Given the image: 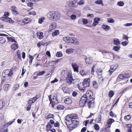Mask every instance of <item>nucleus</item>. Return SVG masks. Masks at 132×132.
Listing matches in <instances>:
<instances>
[{"label":"nucleus","instance_id":"obj_1","mask_svg":"<svg viewBox=\"0 0 132 132\" xmlns=\"http://www.w3.org/2000/svg\"><path fill=\"white\" fill-rule=\"evenodd\" d=\"M48 17L54 21L59 20L60 18V14L59 13L56 12H50L47 14Z\"/></svg>","mask_w":132,"mask_h":132},{"label":"nucleus","instance_id":"obj_2","mask_svg":"<svg viewBox=\"0 0 132 132\" xmlns=\"http://www.w3.org/2000/svg\"><path fill=\"white\" fill-rule=\"evenodd\" d=\"M66 81L68 84L71 85L73 83L74 80L73 79L71 75V72L70 71L66 72Z\"/></svg>","mask_w":132,"mask_h":132},{"label":"nucleus","instance_id":"obj_3","mask_svg":"<svg viewBox=\"0 0 132 132\" xmlns=\"http://www.w3.org/2000/svg\"><path fill=\"white\" fill-rule=\"evenodd\" d=\"M90 79L89 78H86L84 79L82 84L83 86L84 87H88L89 85Z\"/></svg>","mask_w":132,"mask_h":132},{"label":"nucleus","instance_id":"obj_4","mask_svg":"<svg viewBox=\"0 0 132 132\" xmlns=\"http://www.w3.org/2000/svg\"><path fill=\"white\" fill-rule=\"evenodd\" d=\"M88 98L87 97H86V96H85V95H84L81 97L79 101V103L80 104L82 103L84 105L86 104Z\"/></svg>","mask_w":132,"mask_h":132},{"label":"nucleus","instance_id":"obj_5","mask_svg":"<svg viewBox=\"0 0 132 132\" xmlns=\"http://www.w3.org/2000/svg\"><path fill=\"white\" fill-rule=\"evenodd\" d=\"M6 36L7 38L9 41L14 42L15 43H17V42L15 40V39L14 37L12 38L9 37H7L8 35H6L3 34H0V36Z\"/></svg>","mask_w":132,"mask_h":132},{"label":"nucleus","instance_id":"obj_6","mask_svg":"<svg viewBox=\"0 0 132 132\" xmlns=\"http://www.w3.org/2000/svg\"><path fill=\"white\" fill-rule=\"evenodd\" d=\"M71 65L74 71L78 73V69L79 68V66L77 64L74 63H71Z\"/></svg>","mask_w":132,"mask_h":132},{"label":"nucleus","instance_id":"obj_7","mask_svg":"<svg viewBox=\"0 0 132 132\" xmlns=\"http://www.w3.org/2000/svg\"><path fill=\"white\" fill-rule=\"evenodd\" d=\"M94 100V99L93 97L89 99L88 105L89 108H90L93 105Z\"/></svg>","mask_w":132,"mask_h":132},{"label":"nucleus","instance_id":"obj_8","mask_svg":"<svg viewBox=\"0 0 132 132\" xmlns=\"http://www.w3.org/2000/svg\"><path fill=\"white\" fill-rule=\"evenodd\" d=\"M56 24L55 22L52 23L50 26V28L49 30L50 31H51L52 30L55 29L56 28Z\"/></svg>","mask_w":132,"mask_h":132},{"label":"nucleus","instance_id":"obj_9","mask_svg":"<svg viewBox=\"0 0 132 132\" xmlns=\"http://www.w3.org/2000/svg\"><path fill=\"white\" fill-rule=\"evenodd\" d=\"M118 67V66L117 65H111L110 69L109 71L110 74H111L114 71L117 69Z\"/></svg>","mask_w":132,"mask_h":132},{"label":"nucleus","instance_id":"obj_10","mask_svg":"<svg viewBox=\"0 0 132 132\" xmlns=\"http://www.w3.org/2000/svg\"><path fill=\"white\" fill-rule=\"evenodd\" d=\"M93 95V93L92 92V91L89 90L87 92L86 95H85L86 96V97H87L88 98H89L92 96Z\"/></svg>","mask_w":132,"mask_h":132},{"label":"nucleus","instance_id":"obj_11","mask_svg":"<svg viewBox=\"0 0 132 132\" xmlns=\"http://www.w3.org/2000/svg\"><path fill=\"white\" fill-rule=\"evenodd\" d=\"M100 19L98 18H96L94 19V22L92 24V25L94 26H95L99 23L98 22L100 21Z\"/></svg>","mask_w":132,"mask_h":132},{"label":"nucleus","instance_id":"obj_12","mask_svg":"<svg viewBox=\"0 0 132 132\" xmlns=\"http://www.w3.org/2000/svg\"><path fill=\"white\" fill-rule=\"evenodd\" d=\"M88 72V71L87 70L82 69L79 72L82 76H84L87 75Z\"/></svg>","mask_w":132,"mask_h":132},{"label":"nucleus","instance_id":"obj_13","mask_svg":"<svg viewBox=\"0 0 132 132\" xmlns=\"http://www.w3.org/2000/svg\"><path fill=\"white\" fill-rule=\"evenodd\" d=\"M31 20L30 18H25L23 20V24H28L31 22Z\"/></svg>","mask_w":132,"mask_h":132},{"label":"nucleus","instance_id":"obj_14","mask_svg":"<svg viewBox=\"0 0 132 132\" xmlns=\"http://www.w3.org/2000/svg\"><path fill=\"white\" fill-rule=\"evenodd\" d=\"M37 98L36 97H35L32 98H31L29 102V104H31L32 103L35 102L37 100Z\"/></svg>","mask_w":132,"mask_h":132},{"label":"nucleus","instance_id":"obj_15","mask_svg":"<svg viewBox=\"0 0 132 132\" xmlns=\"http://www.w3.org/2000/svg\"><path fill=\"white\" fill-rule=\"evenodd\" d=\"M113 42L114 44L117 46L119 45L120 43L119 40L117 38H114L113 40Z\"/></svg>","mask_w":132,"mask_h":132},{"label":"nucleus","instance_id":"obj_16","mask_svg":"<svg viewBox=\"0 0 132 132\" xmlns=\"http://www.w3.org/2000/svg\"><path fill=\"white\" fill-rule=\"evenodd\" d=\"M72 101V100L70 98H66L64 100L65 103L67 104H69L71 103Z\"/></svg>","mask_w":132,"mask_h":132},{"label":"nucleus","instance_id":"obj_17","mask_svg":"<svg viewBox=\"0 0 132 132\" xmlns=\"http://www.w3.org/2000/svg\"><path fill=\"white\" fill-rule=\"evenodd\" d=\"M11 48L14 50H16L18 48L17 43H15L11 45Z\"/></svg>","mask_w":132,"mask_h":132},{"label":"nucleus","instance_id":"obj_18","mask_svg":"<svg viewBox=\"0 0 132 132\" xmlns=\"http://www.w3.org/2000/svg\"><path fill=\"white\" fill-rule=\"evenodd\" d=\"M37 36L39 39H42L43 37V33L42 32H38L37 33Z\"/></svg>","mask_w":132,"mask_h":132},{"label":"nucleus","instance_id":"obj_19","mask_svg":"<svg viewBox=\"0 0 132 132\" xmlns=\"http://www.w3.org/2000/svg\"><path fill=\"white\" fill-rule=\"evenodd\" d=\"M10 87L9 84H7L5 85L3 87V89L4 90L7 91L10 89Z\"/></svg>","mask_w":132,"mask_h":132},{"label":"nucleus","instance_id":"obj_20","mask_svg":"<svg viewBox=\"0 0 132 132\" xmlns=\"http://www.w3.org/2000/svg\"><path fill=\"white\" fill-rule=\"evenodd\" d=\"M102 27L106 31H108L110 29V27L107 25L103 24L102 26Z\"/></svg>","mask_w":132,"mask_h":132},{"label":"nucleus","instance_id":"obj_21","mask_svg":"<svg viewBox=\"0 0 132 132\" xmlns=\"http://www.w3.org/2000/svg\"><path fill=\"white\" fill-rule=\"evenodd\" d=\"M77 118V116L75 114H71L69 115V118L71 119H75Z\"/></svg>","mask_w":132,"mask_h":132},{"label":"nucleus","instance_id":"obj_22","mask_svg":"<svg viewBox=\"0 0 132 132\" xmlns=\"http://www.w3.org/2000/svg\"><path fill=\"white\" fill-rule=\"evenodd\" d=\"M11 10L13 12V13L15 14H18V12L16 10V7L15 6H12Z\"/></svg>","mask_w":132,"mask_h":132},{"label":"nucleus","instance_id":"obj_23","mask_svg":"<svg viewBox=\"0 0 132 132\" xmlns=\"http://www.w3.org/2000/svg\"><path fill=\"white\" fill-rule=\"evenodd\" d=\"M8 72L9 70H5L3 73V76L4 77H8Z\"/></svg>","mask_w":132,"mask_h":132},{"label":"nucleus","instance_id":"obj_24","mask_svg":"<svg viewBox=\"0 0 132 132\" xmlns=\"http://www.w3.org/2000/svg\"><path fill=\"white\" fill-rule=\"evenodd\" d=\"M59 33V31L57 30H56L55 31L53 32L52 34V36L54 37V36L58 35Z\"/></svg>","mask_w":132,"mask_h":132},{"label":"nucleus","instance_id":"obj_25","mask_svg":"<svg viewBox=\"0 0 132 132\" xmlns=\"http://www.w3.org/2000/svg\"><path fill=\"white\" fill-rule=\"evenodd\" d=\"M95 3L97 4L101 5L102 6H103L104 5L102 0H98L95 1Z\"/></svg>","mask_w":132,"mask_h":132},{"label":"nucleus","instance_id":"obj_26","mask_svg":"<svg viewBox=\"0 0 132 132\" xmlns=\"http://www.w3.org/2000/svg\"><path fill=\"white\" fill-rule=\"evenodd\" d=\"M62 89L64 92L66 93H68L69 90L67 87H63Z\"/></svg>","mask_w":132,"mask_h":132},{"label":"nucleus","instance_id":"obj_27","mask_svg":"<svg viewBox=\"0 0 132 132\" xmlns=\"http://www.w3.org/2000/svg\"><path fill=\"white\" fill-rule=\"evenodd\" d=\"M70 37H64L63 38V41L67 43H69Z\"/></svg>","mask_w":132,"mask_h":132},{"label":"nucleus","instance_id":"obj_28","mask_svg":"<svg viewBox=\"0 0 132 132\" xmlns=\"http://www.w3.org/2000/svg\"><path fill=\"white\" fill-rule=\"evenodd\" d=\"M5 103L4 102L3 100H0V109H1L3 107L5 106Z\"/></svg>","mask_w":132,"mask_h":132},{"label":"nucleus","instance_id":"obj_29","mask_svg":"<svg viewBox=\"0 0 132 132\" xmlns=\"http://www.w3.org/2000/svg\"><path fill=\"white\" fill-rule=\"evenodd\" d=\"M74 51V49L72 48L68 49L66 50V52L67 53L69 54L73 52Z\"/></svg>","mask_w":132,"mask_h":132},{"label":"nucleus","instance_id":"obj_30","mask_svg":"<svg viewBox=\"0 0 132 132\" xmlns=\"http://www.w3.org/2000/svg\"><path fill=\"white\" fill-rule=\"evenodd\" d=\"M85 60L86 63L88 64H90L92 62L91 58H86Z\"/></svg>","mask_w":132,"mask_h":132},{"label":"nucleus","instance_id":"obj_31","mask_svg":"<svg viewBox=\"0 0 132 132\" xmlns=\"http://www.w3.org/2000/svg\"><path fill=\"white\" fill-rule=\"evenodd\" d=\"M114 120L113 119H109L107 122V124L108 125H110L114 121Z\"/></svg>","mask_w":132,"mask_h":132},{"label":"nucleus","instance_id":"obj_32","mask_svg":"<svg viewBox=\"0 0 132 132\" xmlns=\"http://www.w3.org/2000/svg\"><path fill=\"white\" fill-rule=\"evenodd\" d=\"M6 41V39L3 37H0V43L3 44Z\"/></svg>","mask_w":132,"mask_h":132},{"label":"nucleus","instance_id":"obj_33","mask_svg":"<svg viewBox=\"0 0 132 132\" xmlns=\"http://www.w3.org/2000/svg\"><path fill=\"white\" fill-rule=\"evenodd\" d=\"M117 5L120 6H122L124 5V3L123 1H119L117 3Z\"/></svg>","mask_w":132,"mask_h":132},{"label":"nucleus","instance_id":"obj_34","mask_svg":"<svg viewBox=\"0 0 132 132\" xmlns=\"http://www.w3.org/2000/svg\"><path fill=\"white\" fill-rule=\"evenodd\" d=\"M85 87L84 86L83 87H80L79 85L78 86V87L80 90L82 92H85Z\"/></svg>","mask_w":132,"mask_h":132},{"label":"nucleus","instance_id":"obj_35","mask_svg":"<svg viewBox=\"0 0 132 132\" xmlns=\"http://www.w3.org/2000/svg\"><path fill=\"white\" fill-rule=\"evenodd\" d=\"M45 18L44 17L40 18L38 20V23L40 24H41L44 22Z\"/></svg>","mask_w":132,"mask_h":132},{"label":"nucleus","instance_id":"obj_36","mask_svg":"<svg viewBox=\"0 0 132 132\" xmlns=\"http://www.w3.org/2000/svg\"><path fill=\"white\" fill-rule=\"evenodd\" d=\"M64 108V106L62 105H59L57 106V109L58 110H63Z\"/></svg>","mask_w":132,"mask_h":132},{"label":"nucleus","instance_id":"obj_37","mask_svg":"<svg viewBox=\"0 0 132 132\" xmlns=\"http://www.w3.org/2000/svg\"><path fill=\"white\" fill-rule=\"evenodd\" d=\"M12 21V20L10 18L8 17L6 18L5 22H6L9 23H11Z\"/></svg>","mask_w":132,"mask_h":132},{"label":"nucleus","instance_id":"obj_38","mask_svg":"<svg viewBox=\"0 0 132 132\" xmlns=\"http://www.w3.org/2000/svg\"><path fill=\"white\" fill-rule=\"evenodd\" d=\"M102 70L100 69H97L96 71V73L98 75H100L102 72Z\"/></svg>","mask_w":132,"mask_h":132},{"label":"nucleus","instance_id":"obj_39","mask_svg":"<svg viewBox=\"0 0 132 132\" xmlns=\"http://www.w3.org/2000/svg\"><path fill=\"white\" fill-rule=\"evenodd\" d=\"M28 12H29L28 14L30 15H35L36 13L35 11H30V10H28Z\"/></svg>","mask_w":132,"mask_h":132},{"label":"nucleus","instance_id":"obj_40","mask_svg":"<svg viewBox=\"0 0 132 132\" xmlns=\"http://www.w3.org/2000/svg\"><path fill=\"white\" fill-rule=\"evenodd\" d=\"M131 118L130 115H128L125 116L124 119L125 120L127 121L129 120Z\"/></svg>","mask_w":132,"mask_h":132},{"label":"nucleus","instance_id":"obj_41","mask_svg":"<svg viewBox=\"0 0 132 132\" xmlns=\"http://www.w3.org/2000/svg\"><path fill=\"white\" fill-rule=\"evenodd\" d=\"M120 48V46H114L113 47V49L116 51H118Z\"/></svg>","mask_w":132,"mask_h":132},{"label":"nucleus","instance_id":"obj_42","mask_svg":"<svg viewBox=\"0 0 132 132\" xmlns=\"http://www.w3.org/2000/svg\"><path fill=\"white\" fill-rule=\"evenodd\" d=\"M56 55L57 57H60L62 56V54L61 52H58L57 53Z\"/></svg>","mask_w":132,"mask_h":132},{"label":"nucleus","instance_id":"obj_43","mask_svg":"<svg viewBox=\"0 0 132 132\" xmlns=\"http://www.w3.org/2000/svg\"><path fill=\"white\" fill-rule=\"evenodd\" d=\"M108 22L110 23H114L115 21L112 18H109L108 19Z\"/></svg>","mask_w":132,"mask_h":132},{"label":"nucleus","instance_id":"obj_44","mask_svg":"<svg viewBox=\"0 0 132 132\" xmlns=\"http://www.w3.org/2000/svg\"><path fill=\"white\" fill-rule=\"evenodd\" d=\"M95 129L97 130H98L100 129L99 126L97 124H95L94 126Z\"/></svg>","mask_w":132,"mask_h":132},{"label":"nucleus","instance_id":"obj_45","mask_svg":"<svg viewBox=\"0 0 132 132\" xmlns=\"http://www.w3.org/2000/svg\"><path fill=\"white\" fill-rule=\"evenodd\" d=\"M73 41L74 42L73 43L75 44L78 45L79 43V42L78 41V39L75 38L74 37V39Z\"/></svg>","mask_w":132,"mask_h":132},{"label":"nucleus","instance_id":"obj_46","mask_svg":"<svg viewBox=\"0 0 132 132\" xmlns=\"http://www.w3.org/2000/svg\"><path fill=\"white\" fill-rule=\"evenodd\" d=\"M114 95L113 92L112 91H110L109 93V96L110 97H112Z\"/></svg>","mask_w":132,"mask_h":132},{"label":"nucleus","instance_id":"obj_47","mask_svg":"<svg viewBox=\"0 0 132 132\" xmlns=\"http://www.w3.org/2000/svg\"><path fill=\"white\" fill-rule=\"evenodd\" d=\"M126 75L125 74H121L120 75L119 77V78L120 79H125L126 77Z\"/></svg>","mask_w":132,"mask_h":132},{"label":"nucleus","instance_id":"obj_48","mask_svg":"<svg viewBox=\"0 0 132 132\" xmlns=\"http://www.w3.org/2000/svg\"><path fill=\"white\" fill-rule=\"evenodd\" d=\"M74 39V37H70V39L69 41V43H73L74 42L73 40Z\"/></svg>","mask_w":132,"mask_h":132},{"label":"nucleus","instance_id":"obj_49","mask_svg":"<svg viewBox=\"0 0 132 132\" xmlns=\"http://www.w3.org/2000/svg\"><path fill=\"white\" fill-rule=\"evenodd\" d=\"M93 85L94 87L95 88H96L97 87V82L96 81H93Z\"/></svg>","mask_w":132,"mask_h":132},{"label":"nucleus","instance_id":"obj_50","mask_svg":"<svg viewBox=\"0 0 132 132\" xmlns=\"http://www.w3.org/2000/svg\"><path fill=\"white\" fill-rule=\"evenodd\" d=\"M110 115L112 117L116 118V115L114 114L112 111L110 112Z\"/></svg>","mask_w":132,"mask_h":132},{"label":"nucleus","instance_id":"obj_51","mask_svg":"<svg viewBox=\"0 0 132 132\" xmlns=\"http://www.w3.org/2000/svg\"><path fill=\"white\" fill-rule=\"evenodd\" d=\"M13 72L12 70H9V72L8 73V76L11 77L13 75Z\"/></svg>","mask_w":132,"mask_h":132},{"label":"nucleus","instance_id":"obj_52","mask_svg":"<svg viewBox=\"0 0 132 132\" xmlns=\"http://www.w3.org/2000/svg\"><path fill=\"white\" fill-rule=\"evenodd\" d=\"M16 54L18 56V58H21V54L19 50H18L16 51Z\"/></svg>","mask_w":132,"mask_h":132},{"label":"nucleus","instance_id":"obj_53","mask_svg":"<svg viewBox=\"0 0 132 132\" xmlns=\"http://www.w3.org/2000/svg\"><path fill=\"white\" fill-rule=\"evenodd\" d=\"M71 121L72 123L74 124L77 125L79 123V122L76 120H71Z\"/></svg>","mask_w":132,"mask_h":132},{"label":"nucleus","instance_id":"obj_54","mask_svg":"<svg viewBox=\"0 0 132 132\" xmlns=\"http://www.w3.org/2000/svg\"><path fill=\"white\" fill-rule=\"evenodd\" d=\"M45 73V71H43L39 72L37 73V76H40L43 75Z\"/></svg>","mask_w":132,"mask_h":132},{"label":"nucleus","instance_id":"obj_55","mask_svg":"<svg viewBox=\"0 0 132 132\" xmlns=\"http://www.w3.org/2000/svg\"><path fill=\"white\" fill-rule=\"evenodd\" d=\"M128 37L126 35L123 34V37L122 39H125L126 40H128Z\"/></svg>","mask_w":132,"mask_h":132},{"label":"nucleus","instance_id":"obj_56","mask_svg":"<svg viewBox=\"0 0 132 132\" xmlns=\"http://www.w3.org/2000/svg\"><path fill=\"white\" fill-rule=\"evenodd\" d=\"M121 44L123 46H126L128 44V43L126 41L122 42H121Z\"/></svg>","mask_w":132,"mask_h":132},{"label":"nucleus","instance_id":"obj_57","mask_svg":"<svg viewBox=\"0 0 132 132\" xmlns=\"http://www.w3.org/2000/svg\"><path fill=\"white\" fill-rule=\"evenodd\" d=\"M96 66L95 65H94L93 66L92 68V69L91 70V73L92 74H93L94 72V68H96Z\"/></svg>","mask_w":132,"mask_h":132},{"label":"nucleus","instance_id":"obj_58","mask_svg":"<svg viewBox=\"0 0 132 132\" xmlns=\"http://www.w3.org/2000/svg\"><path fill=\"white\" fill-rule=\"evenodd\" d=\"M126 127L128 128V129H131V124H127L126 125Z\"/></svg>","mask_w":132,"mask_h":132},{"label":"nucleus","instance_id":"obj_59","mask_svg":"<svg viewBox=\"0 0 132 132\" xmlns=\"http://www.w3.org/2000/svg\"><path fill=\"white\" fill-rule=\"evenodd\" d=\"M82 22L84 24H86L88 23V20L86 19H83L82 20Z\"/></svg>","mask_w":132,"mask_h":132},{"label":"nucleus","instance_id":"obj_60","mask_svg":"<svg viewBox=\"0 0 132 132\" xmlns=\"http://www.w3.org/2000/svg\"><path fill=\"white\" fill-rule=\"evenodd\" d=\"M58 81V80L57 78H55L54 80L51 81V83L52 84H54L55 82H57Z\"/></svg>","mask_w":132,"mask_h":132},{"label":"nucleus","instance_id":"obj_61","mask_svg":"<svg viewBox=\"0 0 132 132\" xmlns=\"http://www.w3.org/2000/svg\"><path fill=\"white\" fill-rule=\"evenodd\" d=\"M59 59H58L57 60L55 61H52V63L53 64V65H55L56 63H58Z\"/></svg>","mask_w":132,"mask_h":132},{"label":"nucleus","instance_id":"obj_62","mask_svg":"<svg viewBox=\"0 0 132 132\" xmlns=\"http://www.w3.org/2000/svg\"><path fill=\"white\" fill-rule=\"evenodd\" d=\"M76 16L75 15H72L71 16V19L72 20H74L76 19Z\"/></svg>","mask_w":132,"mask_h":132},{"label":"nucleus","instance_id":"obj_63","mask_svg":"<svg viewBox=\"0 0 132 132\" xmlns=\"http://www.w3.org/2000/svg\"><path fill=\"white\" fill-rule=\"evenodd\" d=\"M51 128L49 126L47 125L46 126V130L47 131H48L49 130H50Z\"/></svg>","mask_w":132,"mask_h":132},{"label":"nucleus","instance_id":"obj_64","mask_svg":"<svg viewBox=\"0 0 132 132\" xmlns=\"http://www.w3.org/2000/svg\"><path fill=\"white\" fill-rule=\"evenodd\" d=\"M89 121L88 120L85 121L83 122V124L85 125V126H87V124L88 123Z\"/></svg>","mask_w":132,"mask_h":132}]
</instances>
